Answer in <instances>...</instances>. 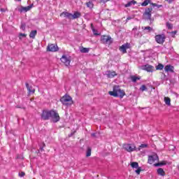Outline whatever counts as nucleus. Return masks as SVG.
Segmentation results:
<instances>
[{"label":"nucleus","instance_id":"72a5a7b5","mask_svg":"<svg viewBox=\"0 0 179 179\" xmlns=\"http://www.w3.org/2000/svg\"><path fill=\"white\" fill-rule=\"evenodd\" d=\"M92 32L94 36H100V34L97 32V30L96 29H92Z\"/></svg>","mask_w":179,"mask_h":179},{"label":"nucleus","instance_id":"423d86ee","mask_svg":"<svg viewBox=\"0 0 179 179\" xmlns=\"http://www.w3.org/2000/svg\"><path fill=\"white\" fill-rule=\"evenodd\" d=\"M61 62L64 64L66 66H69L71 65V56L67 55H62V57L60 58Z\"/></svg>","mask_w":179,"mask_h":179},{"label":"nucleus","instance_id":"aec40b11","mask_svg":"<svg viewBox=\"0 0 179 179\" xmlns=\"http://www.w3.org/2000/svg\"><path fill=\"white\" fill-rule=\"evenodd\" d=\"M36 36H37V30H33L29 34L30 38H36Z\"/></svg>","mask_w":179,"mask_h":179},{"label":"nucleus","instance_id":"c756f323","mask_svg":"<svg viewBox=\"0 0 179 179\" xmlns=\"http://www.w3.org/2000/svg\"><path fill=\"white\" fill-rule=\"evenodd\" d=\"M26 37H27V34H26L20 33V34H19V38H20V39L26 38Z\"/></svg>","mask_w":179,"mask_h":179},{"label":"nucleus","instance_id":"5701e85b","mask_svg":"<svg viewBox=\"0 0 179 179\" xmlns=\"http://www.w3.org/2000/svg\"><path fill=\"white\" fill-rule=\"evenodd\" d=\"M155 68L157 71H162V69L164 68V65L162 64H159Z\"/></svg>","mask_w":179,"mask_h":179},{"label":"nucleus","instance_id":"a19ab883","mask_svg":"<svg viewBox=\"0 0 179 179\" xmlns=\"http://www.w3.org/2000/svg\"><path fill=\"white\" fill-rule=\"evenodd\" d=\"M26 176V173L24 172H21L19 173L20 177H24Z\"/></svg>","mask_w":179,"mask_h":179},{"label":"nucleus","instance_id":"c03bdc74","mask_svg":"<svg viewBox=\"0 0 179 179\" xmlns=\"http://www.w3.org/2000/svg\"><path fill=\"white\" fill-rule=\"evenodd\" d=\"M90 27L92 30L94 29V25H93V23H91Z\"/></svg>","mask_w":179,"mask_h":179},{"label":"nucleus","instance_id":"3c124183","mask_svg":"<svg viewBox=\"0 0 179 179\" xmlns=\"http://www.w3.org/2000/svg\"><path fill=\"white\" fill-rule=\"evenodd\" d=\"M41 150H44V149L43 148H41Z\"/></svg>","mask_w":179,"mask_h":179},{"label":"nucleus","instance_id":"4be33fe9","mask_svg":"<svg viewBox=\"0 0 179 179\" xmlns=\"http://www.w3.org/2000/svg\"><path fill=\"white\" fill-rule=\"evenodd\" d=\"M164 102L166 106H171V99L169 97H164Z\"/></svg>","mask_w":179,"mask_h":179},{"label":"nucleus","instance_id":"cd10ccee","mask_svg":"<svg viewBox=\"0 0 179 179\" xmlns=\"http://www.w3.org/2000/svg\"><path fill=\"white\" fill-rule=\"evenodd\" d=\"M166 26L167 29H169V30H171V29H173V24L169 22H167L166 23Z\"/></svg>","mask_w":179,"mask_h":179},{"label":"nucleus","instance_id":"1a4fd4ad","mask_svg":"<svg viewBox=\"0 0 179 179\" xmlns=\"http://www.w3.org/2000/svg\"><path fill=\"white\" fill-rule=\"evenodd\" d=\"M155 41L158 44H163L166 41V35L164 34H158L155 36Z\"/></svg>","mask_w":179,"mask_h":179},{"label":"nucleus","instance_id":"09e8293b","mask_svg":"<svg viewBox=\"0 0 179 179\" xmlns=\"http://www.w3.org/2000/svg\"><path fill=\"white\" fill-rule=\"evenodd\" d=\"M131 17H129L127 18V20H131Z\"/></svg>","mask_w":179,"mask_h":179},{"label":"nucleus","instance_id":"c9c22d12","mask_svg":"<svg viewBox=\"0 0 179 179\" xmlns=\"http://www.w3.org/2000/svg\"><path fill=\"white\" fill-rule=\"evenodd\" d=\"M132 82H136V80H139V78L136 76L131 77Z\"/></svg>","mask_w":179,"mask_h":179},{"label":"nucleus","instance_id":"f257e3e1","mask_svg":"<svg viewBox=\"0 0 179 179\" xmlns=\"http://www.w3.org/2000/svg\"><path fill=\"white\" fill-rule=\"evenodd\" d=\"M108 94L113 97H120V99H122L125 96V91L121 90L118 85H115L113 86V91H109Z\"/></svg>","mask_w":179,"mask_h":179},{"label":"nucleus","instance_id":"a211bd4d","mask_svg":"<svg viewBox=\"0 0 179 179\" xmlns=\"http://www.w3.org/2000/svg\"><path fill=\"white\" fill-rule=\"evenodd\" d=\"M26 87L29 92V94H30V93H36V90L35 89L31 90V87L29 85V83H26Z\"/></svg>","mask_w":179,"mask_h":179},{"label":"nucleus","instance_id":"37998d69","mask_svg":"<svg viewBox=\"0 0 179 179\" xmlns=\"http://www.w3.org/2000/svg\"><path fill=\"white\" fill-rule=\"evenodd\" d=\"M130 3H131V5H136V1H130Z\"/></svg>","mask_w":179,"mask_h":179},{"label":"nucleus","instance_id":"6e6552de","mask_svg":"<svg viewBox=\"0 0 179 179\" xmlns=\"http://www.w3.org/2000/svg\"><path fill=\"white\" fill-rule=\"evenodd\" d=\"M51 117V110H43L41 118L43 121H47L50 120V117Z\"/></svg>","mask_w":179,"mask_h":179},{"label":"nucleus","instance_id":"de8ad7c7","mask_svg":"<svg viewBox=\"0 0 179 179\" xmlns=\"http://www.w3.org/2000/svg\"><path fill=\"white\" fill-rule=\"evenodd\" d=\"M91 135H92V136H96V134L95 133H92Z\"/></svg>","mask_w":179,"mask_h":179},{"label":"nucleus","instance_id":"603ef678","mask_svg":"<svg viewBox=\"0 0 179 179\" xmlns=\"http://www.w3.org/2000/svg\"><path fill=\"white\" fill-rule=\"evenodd\" d=\"M125 45H129V44H128V43H126Z\"/></svg>","mask_w":179,"mask_h":179},{"label":"nucleus","instance_id":"dca6fc26","mask_svg":"<svg viewBox=\"0 0 179 179\" xmlns=\"http://www.w3.org/2000/svg\"><path fill=\"white\" fill-rule=\"evenodd\" d=\"M80 52H82L83 54H87V52H89V51H90V48H85L83 46H80Z\"/></svg>","mask_w":179,"mask_h":179},{"label":"nucleus","instance_id":"c85d7f7f","mask_svg":"<svg viewBox=\"0 0 179 179\" xmlns=\"http://www.w3.org/2000/svg\"><path fill=\"white\" fill-rule=\"evenodd\" d=\"M146 148H148V144H141L137 150H141V149H145Z\"/></svg>","mask_w":179,"mask_h":179},{"label":"nucleus","instance_id":"ea45409f","mask_svg":"<svg viewBox=\"0 0 179 179\" xmlns=\"http://www.w3.org/2000/svg\"><path fill=\"white\" fill-rule=\"evenodd\" d=\"M20 29H22V30H26V24H22Z\"/></svg>","mask_w":179,"mask_h":179},{"label":"nucleus","instance_id":"f03ea898","mask_svg":"<svg viewBox=\"0 0 179 179\" xmlns=\"http://www.w3.org/2000/svg\"><path fill=\"white\" fill-rule=\"evenodd\" d=\"M80 16H82V14L78 11H76L73 14L64 11L60 14V17H66L67 19H69V20L78 19Z\"/></svg>","mask_w":179,"mask_h":179},{"label":"nucleus","instance_id":"412c9836","mask_svg":"<svg viewBox=\"0 0 179 179\" xmlns=\"http://www.w3.org/2000/svg\"><path fill=\"white\" fill-rule=\"evenodd\" d=\"M85 5L87 8H89L90 9H93V8H94V4L92 1L86 2Z\"/></svg>","mask_w":179,"mask_h":179},{"label":"nucleus","instance_id":"f704fd0d","mask_svg":"<svg viewBox=\"0 0 179 179\" xmlns=\"http://www.w3.org/2000/svg\"><path fill=\"white\" fill-rule=\"evenodd\" d=\"M151 5H152V6H156V7H157L158 8H162V7L163 6L162 5H159V4L156 3H152Z\"/></svg>","mask_w":179,"mask_h":179},{"label":"nucleus","instance_id":"4c0bfd02","mask_svg":"<svg viewBox=\"0 0 179 179\" xmlns=\"http://www.w3.org/2000/svg\"><path fill=\"white\" fill-rule=\"evenodd\" d=\"M110 0H99V3H107V2H109Z\"/></svg>","mask_w":179,"mask_h":179},{"label":"nucleus","instance_id":"7ed1b4c3","mask_svg":"<svg viewBox=\"0 0 179 179\" xmlns=\"http://www.w3.org/2000/svg\"><path fill=\"white\" fill-rule=\"evenodd\" d=\"M60 101L63 106H72L73 101L72 97L68 94H65L60 99Z\"/></svg>","mask_w":179,"mask_h":179},{"label":"nucleus","instance_id":"a18cd8bd","mask_svg":"<svg viewBox=\"0 0 179 179\" xmlns=\"http://www.w3.org/2000/svg\"><path fill=\"white\" fill-rule=\"evenodd\" d=\"M33 6H34V4L31 3V5L28 6V8H30V9H31Z\"/></svg>","mask_w":179,"mask_h":179},{"label":"nucleus","instance_id":"58836bf2","mask_svg":"<svg viewBox=\"0 0 179 179\" xmlns=\"http://www.w3.org/2000/svg\"><path fill=\"white\" fill-rule=\"evenodd\" d=\"M176 34H177V31H174L171 32V37H176Z\"/></svg>","mask_w":179,"mask_h":179},{"label":"nucleus","instance_id":"393cba45","mask_svg":"<svg viewBox=\"0 0 179 179\" xmlns=\"http://www.w3.org/2000/svg\"><path fill=\"white\" fill-rule=\"evenodd\" d=\"M131 166L132 169L139 168V164L138 162H131Z\"/></svg>","mask_w":179,"mask_h":179},{"label":"nucleus","instance_id":"f8f14e48","mask_svg":"<svg viewBox=\"0 0 179 179\" xmlns=\"http://www.w3.org/2000/svg\"><path fill=\"white\" fill-rule=\"evenodd\" d=\"M155 162H159V157L157 155H150L148 157V163H149V164H153Z\"/></svg>","mask_w":179,"mask_h":179},{"label":"nucleus","instance_id":"bb28decb","mask_svg":"<svg viewBox=\"0 0 179 179\" xmlns=\"http://www.w3.org/2000/svg\"><path fill=\"white\" fill-rule=\"evenodd\" d=\"M150 3V0H145L142 3L141 6H148Z\"/></svg>","mask_w":179,"mask_h":179},{"label":"nucleus","instance_id":"8fccbe9b","mask_svg":"<svg viewBox=\"0 0 179 179\" xmlns=\"http://www.w3.org/2000/svg\"><path fill=\"white\" fill-rule=\"evenodd\" d=\"M17 1L18 2H22V0H15Z\"/></svg>","mask_w":179,"mask_h":179},{"label":"nucleus","instance_id":"49530a36","mask_svg":"<svg viewBox=\"0 0 179 179\" xmlns=\"http://www.w3.org/2000/svg\"><path fill=\"white\" fill-rule=\"evenodd\" d=\"M169 3H171L174 0H166Z\"/></svg>","mask_w":179,"mask_h":179},{"label":"nucleus","instance_id":"473e14b6","mask_svg":"<svg viewBox=\"0 0 179 179\" xmlns=\"http://www.w3.org/2000/svg\"><path fill=\"white\" fill-rule=\"evenodd\" d=\"M143 30H148V31H152V30H153V29H152V27H143Z\"/></svg>","mask_w":179,"mask_h":179},{"label":"nucleus","instance_id":"e433bc0d","mask_svg":"<svg viewBox=\"0 0 179 179\" xmlns=\"http://www.w3.org/2000/svg\"><path fill=\"white\" fill-rule=\"evenodd\" d=\"M141 171H142V169L141 167L137 168V170H136V173L138 175L141 174Z\"/></svg>","mask_w":179,"mask_h":179},{"label":"nucleus","instance_id":"4468645a","mask_svg":"<svg viewBox=\"0 0 179 179\" xmlns=\"http://www.w3.org/2000/svg\"><path fill=\"white\" fill-rule=\"evenodd\" d=\"M128 48H131V47L129 45H122L119 48V50L122 54H127V50H128Z\"/></svg>","mask_w":179,"mask_h":179},{"label":"nucleus","instance_id":"5fc2aeb1","mask_svg":"<svg viewBox=\"0 0 179 179\" xmlns=\"http://www.w3.org/2000/svg\"><path fill=\"white\" fill-rule=\"evenodd\" d=\"M92 1H96V0H92Z\"/></svg>","mask_w":179,"mask_h":179},{"label":"nucleus","instance_id":"7c9ffc66","mask_svg":"<svg viewBox=\"0 0 179 179\" xmlns=\"http://www.w3.org/2000/svg\"><path fill=\"white\" fill-rule=\"evenodd\" d=\"M140 90H141V92H145V90H148V88L146 87V85H143L140 87Z\"/></svg>","mask_w":179,"mask_h":179},{"label":"nucleus","instance_id":"f3484780","mask_svg":"<svg viewBox=\"0 0 179 179\" xmlns=\"http://www.w3.org/2000/svg\"><path fill=\"white\" fill-rule=\"evenodd\" d=\"M19 12H20V13H22V12H29V10H30V7L27 6H21L20 8L18 9Z\"/></svg>","mask_w":179,"mask_h":179},{"label":"nucleus","instance_id":"9d476101","mask_svg":"<svg viewBox=\"0 0 179 179\" xmlns=\"http://www.w3.org/2000/svg\"><path fill=\"white\" fill-rule=\"evenodd\" d=\"M153 10L152 8H148L145 10L143 15L145 16V19L148 20L152 21V11Z\"/></svg>","mask_w":179,"mask_h":179},{"label":"nucleus","instance_id":"ddd939ff","mask_svg":"<svg viewBox=\"0 0 179 179\" xmlns=\"http://www.w3.org/2000/svg\"><path fill=\"white\" fill-rule=\"evenodd\" d=\"M46 50L51 52H56L59 50V48H58V45H48Z\"/></svg>","mask_w":179,"mask_h":179},{"label":"nucleus","instance_id":"9b49d317","mask_svg":"<svg viewBox=\"0 0 179 179\" xmlns=\"http://www.w3.org/2000/svg\"><path fill=\"white\" fill-rule=\"evenodd\" d=\"M142 71H145L146 72H153L155 69V66L150 65V64H145L141 66Z\"/></svg>","mask_w":179,"mask_h":179},{"label":"nucleus","instance_id":"79ce46f5","mask_svg":"<svg viewBox=\"0 0 179 179\" xmlns=\"http://www.w3.org/2000/svg\"><path fill=\"white\" fill-rule=\"evenodd\" d=\"M132 4H131V1L130 2H129V3H127V4H125V8H129V6H131Z\"/></svg>","mask_w":179,"mask_h":179},{"label":"nucleus","instance_id":"20e7f679","mask_svg":"<svg viewBox=\"0 0 179 179\" xmlns=\"http://www.w3.org/2000/svg\"><path fill=\"white\" fill-rule=\"evenodd\" d=\"M101 41L103 43V44H108V45H111V44L114 43V39L108 35H102L101 36Z\"/></svg>","mask_w":179,"mask_h":179},{"label":"nucleus","instance_id":"2f4dec72","mask_svg":"<svg viewBox=\"0 0 179 179\" xmlns=\"http://www.w3.org/2000/svg\"><path fill=\"white\" fill-rule=\"evenodd\" d=\"M164 164H166L164 162H162L161 163L155 164L154 166H155V167H159V166H164Z\"/></svg>","mask_w":179,"mask_h":179},{"label":"nucleus","instance_id":"a878e982","mask_svg":"<svg viewBox=\"0 0 179 179\" xmlns=\"http://www.w3.org/2000/svg\"><path fill=\"white\" fill-rule=\"evenodd\" d=\"M90 156H92V148H88L86 152V157H90Z\"/></svg>","mask_w":179,"mask_h":179},{"label":"nucleus","instance_id":"6ab92c4d","mask_svg":"<svg viewBox=\"0 0 179 179\" xmlns=\"http://www.w3.org/2000/svg\"><path fill=\"white\" fill-rule=\"evenodd\" d=\"M157 173L159 176H162V177H164V176H166V173L164 172V170H163V169L159 168L157 169Z\"/></svg>","mask_w":179,"mask_h":179},{"label":"nucleus","instance_id":"2eb2a0df","mask_svg":"<svg viewBox=\"0 0 179 179\" xmlns=\"http://www.w3.org/2000/svg\"><path fill=\"white\" fill-rule=\"evenodd\" d=\"M164 69H165L166 72H171V73L174 72V66H173L171 65H166L164 67Z\"/></svg>","mask_w":179,"mask_h":179},{"label":"nucleus","instance_id":"39448f33","mask_svg":"<svg viewBox=\"0 0 179 179\" xmlns=\"http://www.w3.org/2000/svg\"><path fill=\"white\" fill-rule=\"evenodd\" d=\"M123 149H124V150H126L127 152H129V153H131L136 150V146H135V144H129V143L124 144Z\"/></svg>","mask_w":179,"mask_h":179},{"label":"nucleus","instance_id":"b1692460","mask_svg":"<svg viewBox=\"0 0 179 179\" xmlns=\"http://www.w3.org/2000/svg\"><path fill=\"white\" fill-rule=\"evenodd\" d=\"M108 78H114V76H117V73L115 71H110L108 73Z\"/></svg>","mask_w":179,"mask_h":179},{"label":"nucleus","instance_id":"0eeeda50","mask_svg":"<svg viewBox=\"0 0 179 179\" xmlns=\"http://www.w3.org/2000/svg\"><path fill=\"white\" fill-rule=\"evenodd\" d=\"M50 117L53 122H58L61 120L59 114L57 113V110H52Z\"/></svg>","mask_w":179,"mask_h":179},{"label":"nucleus","instance_id":"864d4df0","mask_svg":"<svg viewBox=\"0 0 179 179\" xmlns=\"http://www.w3.org/2000/svg\"><path fill=\"white\" fill-rule=\"evenodd\" d=\"M43 146H45V143H43Z\"/></svg>","mask_w":179,"mask_h":179}]
</instances>
